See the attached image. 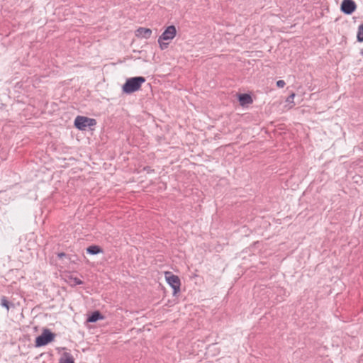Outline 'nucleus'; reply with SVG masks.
Instances as JSON below:
<instances>
[{"label":"nucleus","mask_w":363,"mask_h":363,"mask_svg":"<svg viewBox=\"0 0 363 363\" xmlns=\"http://www.w3.org/2000/svg\"><path fill=\"white\" fill-rule=\"evenodd\" d=\"M152 34V31L150 28L139 27L135 31V35L136 38L140 39H149Z\"/></svg>","instance_id":"nucleus-7"},{"label":"nucleus","mask_w":363,"mask_h":363,"mask_svg":"<svg viewBox=\"0 0 363 363\" xmlns=\"http://www.w3.org/2000/svg\"><path fill=\"white\" fill-rule=\"evenodd\" d=\"M60 363H74L73 357L69 353H64L60 359Z\"/></svg>","instance_id":"nucleus-11"},{"label":"nucleus","mask_w":363,"mask_h":363,"mask_svg":"<svg viewBox=\"0 0 363 363\" xmlns=\"http://www.w3.org/2000/svg\"><path fill=\"white\" fill-rule=\"evenodd\" d=\"M357 38L358 41L363 42V24H361L358 28Z\"/></svg>","instance_id":"nucleus-13"},{"label":"nucleus","mask_w":363,"mask_h":363,"mask_svg":"<svg viewBox=\"0 0 363 363\" xmlns=\"http://www.w3.org/2000/svg\"><path fill=\"white\" fill-rule=\"evenodd\" d=\"M164 277L167 284L172 288L173 294L177 295L180 291L181 287V280L179 277L171 272H165Z\"/></svg>","instance_id":"nucleus-3"},{"label":"nucleus","mask_w":363,"mask_h":363,"mask_svg":"<svg viewBox=\"0 0 363 363\" xmlns=\"http://www.w3.org/2000/svg\"><path fill=\"white\" fill-rule=\"evenodd\" d=\"M65 281L71 286H74L76 285H80L83 284V281L80 279L72 275L67 276L65 278Z\"/></svg>","instance_id":"nucleus-9"},{"label":"nucleus","mask_w":363,"mask_h":363,"mask_svg":"<svg viewBox=\"0 0 363 363\" xmlns=\"http://www.w3.org/2000/svg\"><path fill=\"white\" fill-rule=\"evenodd\" d=\"M86 251L88 253H89L91 255H96V254L102 252V250L100 248V247H99L97 245H91V246L89 247L86 249Z\"/></svg>","instance_id":"nucleus-12"},{"label":"nucleus","mask_w":363,"mask_h":363,"mask_svg":"<svg viewBox=\"0 0 363 363\" xmlns=\"http://www.w3.org/2000/svg\"><path fill=\"white\" fill-rule=\"evenodd\" d=\"M240 104L242 106L251 104L253 102L252 98L247 94H242L238 96Z\"/></svg>","instance_id":"nucleus-8"},{"label":"nucleus","mask_w":363,"mask_h":363,"mask_svg":"<svg viewBox=\"0 0 363 363\" xmlns=\"http://www.w3.org/2000/svg\"><path fill=\"white\" fill-rule=\"evenodd\" d=\"M145 82L143 77H135L126 80L122 86V90L125 94H132L140 89L142 84Z\"/></svg>","instance_id":"nucleus-2"},{"label":"nucleus","mask_w":363,"mask_h":363,"mask_svg":"<svg viewBox=\"0 0 363 363\" xmlns=\"http://www.w3.org/2000/svg\"><path fill=\"white\" fill-rule=\"evenodd\" d=\"M104 317L101 314V313L98 311H94L91 315H89L87 318V322L94 323L99 320H103Z\"/></svg>","instance_id":"nucleus-10"},{"label":"nucleus","mask_w":363,"mask_h":363,"mask_svg":"<svg viewBox=\"0 0 363 363\" xmlns=\"http://www.w3.org/2000/svg\"><path fill=\"white\" fill-rule=\"evenodd\" d=\"M356 9L357 5L352 0H343L341 4V11L345 14L352 13Z\"/></svg>","instance_id":"nucleus-6"},{"label":"nucleus","mask_w":363,"mask_h":363,"mask_svg":"<svg viewBox=\"0 0 363 363\" xmlns=\"http://www.w3.org/2000/svg\"><path fill=\"white\" fill-rule=\"evenodd\" d=\"M295 94L292 93L286 100L287 103L289 104V108H293L295 106L294 103Z\"/></svg>","instance_id":"nucleus-14"},{"label":"nucleus","mask_w":363,"mask_h":363,"mask_svg":"<svg viewBox=\"0 0 363 363\" xmlns=\"http://www.w3.org/2000/svg\"><path fill=\"white\" fill-rule=\"evenodd\" d=\"M1 304L2 306L5 307L7 311L9 310V302L8 301L7 298L5 296H3L1 298Z\"/></svg>","instance_id":"nucleus-15"},{"label":"nucleus","mask_w":363,"mask_h":363,"mask_svg":"<svg viewBox=\"0 0 363 363\" xmlns=\"http://www.w3.org/2000/svg\"><path fill=\"white\" fill-rule=\"evenodd\" d=\"M286 85V83L284 80H278L277 82V86L279 87V88H283L284 86Z\"/></svg>","instance_id":"nucleus-16"},{"label":"nucleus","mask_w":363,"mask_h":363,"mask_svg":"<svg viewBox=\"0 0 363 363\" xmlns=\"http://www.w3.org/2000/svg\"><path fill=\"white\" fill-rule=\"evenodd\" d=\"M177 35V29L174 26H167L158 38V45L160 50H164L168 48L172 40Z\"/></svg>","instance_id":"nucleus-1"},{"label":"nucleus","mask_w":363,"mask_h":363,"mask_svg":"<svg viewBox=\"0 0 363 363\" xmlns=\"http://www.w3.org/2000/svg\"><path fill=\"white\" fill-rule=\"evenodd\" d=\"M96 124L95 119L86 116H78L74 120V126L80 130H84L87 127L94 126Z\"/></svg>","instance_id":"nucleus-4"},{"label":"nucleus","mask_w":363,"mask_h":363,"mask_svg":"<svg viewBox=\"0 0 363 363\" xmlns=\"http://www.w3.org/2000/svg\"><path fill=\"white\" fill-rule=\"evenodd\" d=\"M55 337V335L52 333L49 330H43L42 334L37 337L35 339V347H42L46 345L49 342H51Z\"/></svg>","instance_id":"nucleus-5"}]
</instances>
